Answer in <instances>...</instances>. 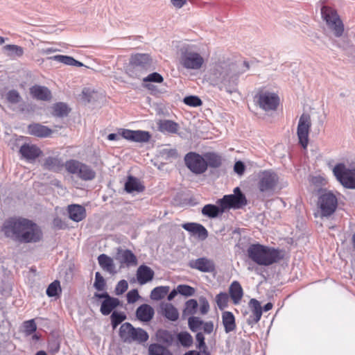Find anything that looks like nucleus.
Masks as SVG:
<instances>
[{"label":"nucleus","mask_w":355,"mask_h":355,"mask_svg":"<svg viewBox=\"0 0 355 355\" xmlns=\"http://www.w3.org/2000/svg\"><path fill=\"white\" fill-rule=\"evenodd\" d=\"M225 211V209L218 205L207 204L202 207V214L209 218H214L223 214Z\"/></svg>","instance_id":"obj_35"},{"label":"nucleus","mask_w":355,"mask_h":355,"mask_svg":"<svg viewBox=\"0 0 355 355\" xmlns=\"http://www.w3.org/2000/svg\"><path fill=\"white\" fill-rule=\"evenodd\" d=\"M149 355H173L168 347L159 343H152L148 347Z\"/></svg>","instance_id":"obj_37"},{"label":"nucleus","mask_w":355,"mask_h":355,"mask_svg":"<svg viewBox=\"0 0 355 355\" xmlns=\"http://www.w3.org/2000/svg\"><path fill=\"white\" fill-rule=\"evenodd\" d=\"M98 264L101 268L111 275L116 273V267L113 259L105 254H101L98 257Z\"/></svg>","instance_id":"obj_28"},{"label":"nucleus","mask_w":355,"mask_h":355,"mask_svg":"<svg viewBox=\"0 0 355 355\" xmlns=\"http://www.w3.org/2000/svg\"><path fill=\"white\" fill-rule=\"evenodd\" d=\"M178 342L184 347H190L193 342V337L187 331H181L177 335Z\"/></svg>","instance_id":"obj_41"},{"label":"nucleus","mask_w":355,"mask_h":355,"mask_svg":"<svg viewBox=\"0 0 355 355\" xmlns=\"http://www.w3.org/2000/svg\"><path fill=\"white\" fill-rule=\"evenodd\" d=\"M135 130H123L121 137L129 141H133Z\"/></svg>","instance_id":"obj_62"},{"label":"nucleus","mask_w":355,"mask_h":355,"mask_svg":"<svg viewBox=\"0 0 355 355\" xmlns=\"http://www.w3.org/2000/svg\"><path fill=\"white\" fill-rule=\"evenodd\" d=\"M152 67L153 60L148 54L137 53L130 58L128 73L132 78H141Z\"/></svg>","instance_id":"obj_4"},{"label":"nucleus","mask_w":355,"mask_h":355,"mask_svg":"<svg viewBox=\"0 0 355 355\" xmlns=\"http://www.w3.org/2000/svg\"><path fill=\"white\" fill-rule=\"evenodd\" d=\"M151 137L150 134L148 131L135 130L133 141L136 142H147Z\"/></svg>","instance_id":"obj_46"},{"label":"nucleus","mask_w":355,"mask_h":355,"mask_svg":"<svg viewBox=\"0 0 355 355\" xmlns=\"http://www.w3.org/2000/svg\"><path fill=\"white\" fill-rule=\"evenodd\" d=\"M19 153L24 159L33 161L40 157L42 151L36 145L24 144L20 147Z\"/></svg>","instance_id":"obj_18"},{"label":"nucleus","mask_w":355,"mask_h":355,"mask_svg":"<svg viewBox=\"0 0 355 355\" xmlns=\"http://www.w3.org/2000/svg\"><path fill=\"white\" fill-rule=\"evenodd\" d=\"M64 168L69 173L76 175L83 181H92L96 178V172L90 166L77 159L67 160Z\"/></svg>","instance_id":"obj_6"},{"label":"nucleus","mask_w":355,"mask_h":355,"mask_svg":"<svg viewBox=\"0 0 355 355\" xmlns=\"http://www.w3.org/2000/svg\"><path fill=\"white\" fill-rule=\"evenodd\" d=\"M318 206L320 209L321 216L329 217L335 212L337 208V198L332 192H324L319 196Z\"/></svg>","instance_id":"obj_11"},{"label":"nucleus","mask_w":355,"mask_h":355,"mask_svg":"<svg viewBox=\"0 0 355 355\" xmlns=\"http://www.w3.org/2000/svg\"><path fill=\"white\" fill-rule=\"evenodd\" d=\"M24 328L27 334L30 335L35 332L37 329L36 324L34 320H30L24 322Z\"/></svg>","instance_id":"obj_59"},{"label":"nucleus","mask_w":355,"mask_h":355,"mask_svg":"<svg viewBox=\"0 0 355 355\" xmlns=\"http://www.w3.org/2000/svg\"><path fill=\"white\" fill-rule=\"evenodd\" d=\"M94 297L98 299H103L100 308V311L103 315H110L116 308L121 306L119 299L110 296L106 291L101 293H95Z\"/></svg>","instance_id":"obj_15"},{"label":"nucleus","mask_w":355,"mask_h":355,"mask_svg":"<svg viewBox=\"0 0 355 355\" xmlns=\"http://www.w3.org/2000/svg\"><path fill=\"white\" fill-rule=\"evenodd\" d=\"M156 340L157 343L166 345L165 347H170L173 345L174 341L173 334L166 329H158L155 334Z\"/></svg>","instance_id":"obj_31"},{"label":"nucleus","mask_w":355,"mask_h":355,"mask_svg":"<svg viewBox=\"0 0 355 355\" xmlns=\"http://www.w3.org/2000/svg\"><path fill=\"white\" fill-rule=\"evenodd\" d=\"M184 159L186 166L195 174H202L207 171L204 155L189 152L185 155Z\"/></svg>","instance_id":"obj_13"},{"label":"nucleus","mask_w":355,"mask_h":355,"mask_svg":"<svg viewBox=\"0 0 355 355\" xmlns=\"http://www.w3.org/2000/svg\"><path fill=\"white\" fill-rule=\"evenodd\" d=\"M65 162L60 157L59 153L46 157L42 164L44 169L53 172L60 171L64 167Z\"/></svg>","instance_id":"obj_16"},{"label":"nucleus","mask_w":355,"mask_h":355,"mask_svg":"<svg viewBox=\"0 0 355 355\" xmlns=\"http://www.w3.org/2000/svg\"><path fill=\"white\" fill-rule=\"evenodd\" d=\"M279 183L278 175L271 171L265 170L258 175L257 187L263 196L268 197L274 194Z\"/></svg>","instance_id":"obj_5"},{"label":"nucleus","mask_w":355,"mask_h":355,"mask_svg":"<svg viewBox=\"0 0 355 355\" xmlns=\"http://www.w3.org/2000/svg\"><path fill=\"white\" fill-rule=\"evenodd\" d=\"M207 168L208 167L217 168L223 164L222 156L214 152H207L204 154Z\"/></svg>","instance_id":"obj_32"},{"label":"nucleus","mask_w":355,"mask_h":355,"mask_svg":"<svg viewBox=\"0 0 355 355\" xmlns=\"http://www.w3.org/2000/svg\"><path fill=\"white\" fill-rule=\"evenodd\" d=\"M321 15L328 28L333 31L334 35L337 37H341L344 32V24L336 10L324 6L321 8Z\"/></svg>","instance_id":"obj_8"},{"label":"nucleus","mask_w":355,"mask_h":355,"mask_svg":"<svg viewBox=\"0 0 355 355\" xmlns=\"http://www.w3.org/2000/svg\"><path fill=\"white\" fill-rule=\"evenodd\" d=\"M203 324V320L198 317L190 316L188 318V325L190 330L193 332H196L201 329Z\"/></svg>","instance_id":"obj_43"},{"label":"nucleus","mask_w":355,"mask_h":355,"mask_svg":"<svg viewBox=\"0 0 355 355\" xmlns=\"http://www.w3.org/2000/svg\"><path fill=\"white\" fill-rule=\"evenodd\" d=\"M136 328L130 322H125L119 328V337L124 343L132 342V337L135 333Z\"/></svg>","instance_id":"obj_27"},{"label":"nucleus","mask_w":355,"mask_h":355,"mask_svg":"<svg viewBox=\"0 0 355 355\" xmlns=\"http://www.w3.org/2000/svg\"><path fill=\"white\" fill-rule=\"evenodd\" d=\"M145 87L151 91L152 94L156 95L161 93V92L157 89V87L152 83H146Z\"/></svg>","instance_id":"obj_64"},{"label":"nucleus","mask_w":355,"mask_h":355,"mask_svg":"<svg viewBox=\"0 0 355 355\" xmlns=\"http://www.w3.org/2000/svg\"><path fill=\"white\" fill-rule=\"evenodd\" d=\"M140 297L137 289H132L127 293V301L129 304L135 303Z\"/></svg>","instance_id":"obj_60"},{"label":"nucleus","mask_w":355,"mask_h":355,"mask_svg":"<svg viewBox=\"0 0 355 355\" xmlns=\"http://www.w3.org/2000/svg\"><path fill=\"white\" fill-rule=\"evenodd\" d=\"M67 211L69 218L73 221L80 222L86 217V210L84 207L80 205H69Z\"/></svg>","instance_id":"obj_25"},{"label":"nucleus","mask_w":355,"mask_h":355,"mask_svg":"<svg viewBox=\"0 0 355 355\" xmlns=\"http://www.w3.org/2000/svg\"><path fill=\"white\" fill-rule=\"evenodd\" d=\"M94 287L98 291H103L105 289L106 282L104 277L101 275L99 272L95 273V281L94 283Z\"/></svg>","instance_id":"obj_47"},{"label":"nucleus","mask_w":355,"mask_h":355,"mask_svg":"<svg viewBox=\"0 0 355 355\" xmlns=\"http://www.w3.org/2000/svg\"><path fill=\"white\" fill-rule=\"evenodd\" d=\"M28 130L30 135L38 137H46L52 133L50 128L39 123L30 124Z\"/></svg>","instance_id":"obj_30"},{"label":"nucleus","mask_w":355,"mask_h":355,"mask_svg":"<svg viewBox=\"0 0 355 355\" xmlns=\"http://www.w3.org/2000/svg\"><path fill=\"white\" fill-rule=\"evenodd\" d=\"M229 293L234 304H237L240 302L243 295V291L239 282L234 281L230 284Z\"/></svg>","instance_id":"obj_33"},{"label":"nucleus","mask_w":355,"mask_h":355,"mask_svg":"<svg viewBox=\"0 0 355 355\" xmlns=\"http://www.w3.org/2000/svg\"><path fill=\"white\" fill-rule=\"evenodd\" d=\"M149 336L148 333L141 328H136L135 333L132 337V341H136L139 343H144L148 340Z\"/></svg>","instance_id":"obj_45"},{"label":"nucleus","mask_w":355,"mask_h":355,"mask_svg":"<svg viewBox=\"0 0 355 355\" xmlns=\"http://www.w3.org/2000/svg\"><path fill=\"white\" fill-rule=\"evenodd\" d=\"M200 302V311L201 314L205 315L209 311V304L207 298L204 296H201L199 297Z\"/></svg>","instance_id":"obj_57"},{"label":"nucleus","mask_w":355,"mask_h":355,"mask_svg":"<svg viewBox=\"0 0 355 355\" xmlns=\"http://www.w3.org/2000/svg\"><path fill=\"white\" fill-rule=\"evenodd\" d=\"M59 290L60 291V282L55 280L49 284L46 293L49 297H55L58 295Z\"/></svg>","instance_id":"obj_54"},{"label":"nucleus","mask_w":355,"mask_h":355,"mask_svg":"<svg viewBox=\"0 0 355 355\" xmlns=\"http://www.w3.org/2000/svg\"><path fill=\"white\" fill-rule=\"evenodd\" d=\"M333 173L344 187L355 189V168H348L344 164L339 163L334 166Z\"/></svg>","instance_id":"obj_10"},{"label":"nucleus","mask_w":355,"mask_h":355,"mask_svg":"<svg viewBox=\"0 0 355 355\" xmlns=\"http://www.w3.org/2000/svg\"><path fill=\"white\" fill-rule=\"evenodd\" d=\"M136 275L139 284L144 285L153 280L155 272L149 266L141 265L137 268Z\"/></svg>","instance_id":"obj_23"},{"label":"nucleus","mask_w":355,"mask_h":355,"mask_svg":"<svg viewBox=\"0 0 355 355\" xmlns=\"http://www.w3.org/2000/svg\"><path fill=\"white\" fill-rule=\"evenodd\" d=\"M49 60H53L55 61H58L59 62L63 63L66 65L73 66L74 58L68 55H57L48 58Z\"/></svg>","instance_id":"obj_48"},{"label":"nucleus","mask_w":355,"mask_h":355,"mask_svg":"<svg viewBox=\"0 0 355 355\" xmlns=\"http://www.w3.org/2000/svg\"><path fill=\"white\" fill-rule=\"evenodd\" d=\"M245 170V166L244 163L241 161H237L235 162L234 166V171L236 173L239 175H241L244 173Z\"/></svg>","instance_id":"obj_61"},{"label":"nucleus","mask_w":355,"mask_h":355,"mask_svg":"<svg viewBox=\"0 0 355 355\" xmlns=\"http://www.w3.org/2000/svg\"><path fill=\"white\" fill-rule=\"evenodd\" d=\"M198 304L196 300L190 299L185 302L184 309L182 311V318L184 320L188 316H193L197 312Z\"/></svg>","instance_id":"obj_38"},{"label":"nucleus","mask_w":355,"mask_h":355,"mask_svg":"<svg viewBox=\"0 0 355 355\" xmlns=\"http://www.w3.org/2000/svg\"><path fill=\"white\" fill-rule=\"evenodd\" d=\"M162 315L168 320L175 322L179 318L178 309L171 303H166L162 306Z\"/></svg>","instance_id":"obj_36"},{"label":"nucleus","mask_w":355,"mask_h":355,"mask_svg":"<svg viewBox=\"0 0 355 355\" xmlns=\"http://www.w3.org/2000/svg\"><path fill=\"white\" fill-rule=\"evenodd\" d=\"M52 114L54 116L63 118L67 116L71 111V109L65 103L59 102L55 103L52 107Z\"/></svg>","instance_id":"obj_39"},{"label":"nucleus","mask_w":355,"mask_h":355,"mask_svg":"<svg viewBox=\"0 0 355 355\" xmlns=\"http://www.w3.org/2000/svg\"><path fill=\"white\" fill-rule=\"evenodd\" d=\"M126 319V315L124 312L114 311L111 315V324L112 328L114 329L119 325L122 322Z\"/></svg>","instance_id":"obj_42"},{"label":"nucleus","mask_w":355,"mask_h":355,"mask_svg":"<svg viewBox=\"0 0 355 355\" xmlns=\"http://www.w3.org/2000/svg\"><path fill=\"white\" fill-rule=\"evenodd\" d=\"M128 288V284L126 280L122 279L119 281L115 287V294L117 295H122L124 293Z\"/></svg>","instance_id":"obj_56"},{"label":"nucleus","mask_w":355,"mask_h":355,"mask_svg":"<svg viewBox=\"0 0 355 355\" xmlns=\"http://www.w3.org/2000/svg\"><path fill=\"white\" fill-rule=\"evenodd\" d=\"M203 331L205 334H209L214 330V323L212 321L204 322L203 321Z\"/></svg>","instance_id":"obj_63"},{"label":"nucleus","mask_w":355,"mask_h":355,"mask_svg":"<svg viewBox=\"0 0 355 355\" xmlns=\"http://www.w3.org/2000/svg\"><path fill=\"white\" fill-rule=\"evenodd\" d=\"M6 51L10 53V55H15L17 57H21L24 55V49L21 46L15 44H7L3 46Z\"/></svg>","instance_id":"obj_51"},{"label":"nucleus","mask_w":355,"mask_h":355,"mask_svg":"<svg viewBox=\"0 0 355 355\" xmlns=\"http://www.w3.org/2000/svg\"><path fill=\"white\" fill-rule=\"evenodd\" d=\"M256 103L264 111L275 110L279 103L277 94L267 91H260L254 96Z\"/></svg>","instance_id":"obj_12"},{"label":"nucleus","mask_w":355,"mask_h":355,"mask_svg":"<svg viewBox=\"0 0 355 355\" xmlns=\"http://www.w3.org/2000/svg\"><path fill=\"white\" fill-rule=\"evenodd\" d=\"M248 257L259 266H270L284 259L282 250L259 243L250 244L247 250Z\"/></svg>","instance_id":"obj_3"},{"label":"nucleus","mask_w":355,"mask_h":355,"mask_svg":"<svg viewBox=\"0 0 355 355\" xmlns=\"http://www.w3.org/2000/svg\"><path fill=\"white\" fill-rule=\"evenodd\" d=\"M180 64L187 69H200L204 64V58L192 50L189 45L182 46L180 49Z\"/></svg>","instance_id":"obj_7"},{"label":"nucleus","mask_w":355,"mask_h":355,"mask_svg":"<svg viewBox=\"0 0 355 355\" xmlns=\"http://www.w3.org/2000/svg\"><path fill=\"white\" fill-rule=\"evenodd\" d=\"M311 126V116L308 114L303 113L299 119L297 135L299 139V144L306 148L309 142V133Z\"/></svg>","instance_id":"obj_14"},{"label":"nucleus","mask_w":355,"mask_h":355,"mask_svg":"<svg viewBox=\"0 0 355 355\" xmlns=\"http://www.w3.org/2000/svg\"><path fill=\"white\" fill-rule=\"evenodd\" d=\"M182 227L193 234L197 235L201 240H205L208 237V231L200 223H187L182 225Z\"/></svg>","instance_id":"obj_24"},{"label":"nucleus","mask_w":355,"mask_h":355,"mask_svg":"<svg viewBox=\"0 0 355 355\" xmlns=\"http://www.w3.org/2000/svg\"><path fill=\"white\" fill-rule=\"evenodd\" d=\"M249 307L252 314L247 319L248 324L253 327L261 319L262 315V307L261 303L256 299L252 298L249 302Z\"/></svg>","instance_id":"obj_19"},{"label":"nucleus","mask_w":355,"mask_h":355,"mask_svg":"<svg viewBox=\"0 0 355 355\" xmlns=\"http://www.w3.org/2000/svg\"><path fill=\"white\" fill-rule=\"evenodd\" d=\"M196 340L198 343L196 348L199 349L202 353H209L207 351V346L205 341V336L202 332H198L196 334Z\"/></svg>","instance_id":"obj_52"},{"label":"nucleus","mask_w":355,"mask_h":355,"mask_svg":"<svg viewBox=\"0 0 355 355\" xmlns=\"http://www.w3.org/2000/svg\"><path fill=\"white\" fill-rule=\"evenodd\" d=\"M2 231L6 237L21 243H37L43 238L41 227L33 220L22 217L6 220Z\"/></svg>","instance_id":"obj_2"},{"label":"nucleus","mask_w":355,"mask_h":355,"mask_svg":"<svg viewBox=\"0 0 355 355\" xmlns=\"http://www.w3.org/2000/svg\"><path fill=\"white\" fill-rule=\"evenodd\" d=\"M157 125L158 130L164 133L176 134L180 128L178 123L168 119H160Z\"/></svg>","instance_id":"obj_26"},{"label":"nucleus","mask_w":355,"mask_h":355,"mask_svg":"<svg viewBox=\"0 0 355 355\" xmlns=\"http://www.w3.org/2000/svg\"><path fill=\"white\" fill-rule=\"evenodd\" d=\"M184 104L191 107H198L202 104V100L197 96H188L184 98Z\"/></svg>","instance_id":"obj_53"},{"label":"nucleus","mask_w":355,"mask_h":355,"mask_svg":"<svg viewBox=\"0 0 355 355\" xmlns=\"http://www.w3.org/2000/svg\"><path fill=\"white\" fill-rule=\"evenodd\" d=\"M143 81L144 83H161L164 81V78L161 74L157 72H153L150 73L146 77L143 78Z\"/></svg>","instance_id":"obj_55"},{"label":"nucleus","mask_w":355,"mask_h":355,"mask_svg":"<svg viewBox=\"0 0 355 355\" xmlns=\"http://www.w3.org/2000/svg\"><path fill=\"white\" fill-rule=\"evenodd\" d=\"M6 100L11 104H17L21 101V96L15 89L8 91L6 95Z\"/></svg>","instance_id":"obj_49"},{"label":"nucleus","mask_w":355,"mask_h":355,"mask_svg":"<svg viewBox=\"0 0 355 355\" xmlns=\"http://www.w3.org/2000/svg\"><path fill=\"white\" fill-rule=\"evenodd\" d=\"M248 204V200L245 195L237 187L234 189V193L225 195L222 198L217 200V205L226 209H238L245 206Z\"/></svg>","instance_id":"obj_9"},{"label":"nucleus","mask_w":355,"mask_h":355,"mask_svg":"<svg viewBox=\"0 0 355 355\" xmlns=\"http://www.w3.org/2000/svg\"><path fill=\"white\" fill-rule=\"evenodd\" d=\"M240 71L236 63L230 59L219 60L212 64L207 74L209 83L217 87L220 91L225 90L229 94L237 91Z\"/></svg>","instance_id":"obj_1"},{"label":"nucleus","mask_w":355,"mask_h":355,"mask_svg":"<svg viewBox=\"0 0 355 355\" xmlns=\"http://www.w3.org/2000/svg\"><path fill=\"white\" fill-rule=\"evenodd\" d=\"M162 155L165 157L166 159L173 158L176 159L178 157V153L176 149H164L162 151Z\"/></svg>","instance_id":"obj_58"},{"label":"nucleus","mask_w":355,"mask_h":355,"mask_svg":"<svg viewBox=\"0 0 355 355\" xmlns=\"http://www.w3.org/2000/svg\"><path fill=\"white\" fill-rule=\"evenodd\" d=\"M229 296L227 293L221 292L216 296V302L220 310H223L227 306Z\"/></svg>","instance_id":"obj_44"},{"label":"nucleus","mask_w":355,"mask_h":355,"mask_svg":"<svg viewBox=\"0 0 355 355\" xmlns=\"http://www.w3.org/2000/svg\"><path fill=\"white\" fill-rule=\"evenodd\" d=\"M189 266L202 272H212L215 270L214 262L207 257H200L190 261Z\"/></svg>","instance_id":"obj_17"},{"label":"nucleus","mask_w":355,"mask_h":355,"mask_svg":"<svg viewBox=\"0 0 355 355\" xmlns=\"http://www.w3.org/2000/svg\"><path fill=\"white\" fill-rule=\"evenodd\" d=\"M125 191L131 193L132 192L140 193L144 191L145 187L141 184L139 180L132 175H129L124 185Z\"/></svg>","instance_id":"obj_29"},{"label":"nucleus","mask_w":355,"mask_h":355,"mask_svg":"<svg viewBox=\"0 0 355 355\" xmlns=\"http://www.w3.org/2000/svg\"><path fill=\"white\" fill-rule=\"evenodd\" d=\"M154 309L148 304L140 305L136 310V317L141 322H150L154 317Z\"/></svg>","instance_id":"obj_22"},{"label":"nucleus","mask_w":355,"mask_h":355,"mask_svg":"<svg viewBox=\"0 0 355 355\" xmlns=\"http://www.w3.org/2000/svg\"><path fill=\"white\" fill-rule=\"evenodd\" d=\"M177 291L182 295L186 297L193 296L195 293V288L189 285L180 284L177 286Z\"/></svg>","instance_id":"obj_50"},{"label":"nucleus","mask_w":355,"mask_h":355,"mask_svg":"<svg viewBox=\"0 0 355 355\" xmlns=\"http://www.w3.org/2000/svg\"><path fill=\"white\" fill-rule=\"evenodd\" d=\"M222 322L225 333H230L235 330L236 325L235 317L230 311H224L222 313Z\"/></svg>","instance_id":"obj_34"},{"label":"nucleus","mask_w":355,"mask_h":355,"mask_svg":"<svg viewBox=\"0 0 355 355\" xmlns=\"http://www.w3.org/2000/svg\"><path fill=\"white\" fill-rule=\"evenodd\" d=\"M30 94L33 98L43 101H49L52 98L51 92L48 87L38 85L30 88Z\"/></svg>","instance_id":"obj_20"},{"label":"nucleus","mask_w":355,"mask_h":355,"mask_svg":"<svg viewBox=\"0 0 355 355\" xmlns=\"http://www.w3.org/2000/svg\"><path fill=\"white\" fill-rule=\"evenodd\" d=\"M168 291V286H157L152 290L150 297L153 300H160L165 297Z\"/></svg>","instance_id":"obj_40"},{"label":"nucleus","mask_w":355,"mask_h":355,"mask_svg":"<svg viewBox=\"0 0 355 355\" xmlns=\"http://www.w3.org/2000/svg\"><path fill=\"white\" fill-rule=\"evenodd\" d=\"M116 259L121 264H125L127 266H136L137 264V257L128 249L123 250L119 248Z\"/></svg>","instance_id":"obj_21"}]
</instances>
